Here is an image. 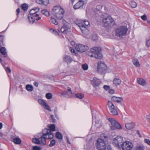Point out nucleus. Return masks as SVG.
<instances>
[{
    "label": "nucleus",
    "instance_id": "1",
    "mask_svg": "<svg viewBox=\"0 0 150 150\" xmlns=\"http://www.w3.org/2000/svg\"><path fill=\"white\" fill-rule=\"evenodd\" d=\"M96 147L98 150H111V148L108 143L107 137L102 134L101 138L98 139Z\"/></svg>",
    "mask_w": 150,
    "mask_h": 150
},
{
    "label": "nucleus",
    "instance_id": "2",
    "mask_svg": "<svg viewBox=\"0 0 150 150\" xmlns=\"http://www.w3.org/2000/svg\"><path fill=\"white\" fill-rule=\"evenodd\" d=\"M42 135L40 139L42 144L44 145H46V139H51L54 137L53 133L49 129H45L42 131Z\"/></svg>",
    "mask_w": 150,
    "mask_h": 150
},
{
    "label": "nucleus",
    "instance_id": "3",
    "mask_svg": "<svg viewBox=\"0 0 150 150\" xmlns=\"http://www.w3.org/2000/svg\"><path fill=\"white\" fill-rule=\"evenodd\" d=\"M64 11L61 6H55L52 11V13L57 19H61L64 16Z\"/></svg>",
    "mask_w": 150,
    "mask_h": 150
},
{
    "label": "nucleus",
    "instance_id": "4",
    "mask_svg": "<svg viewBox=\"0 0 150 150\" xmlns=\"http://www.w3.org/2000/svg\"><path fill=\"white\" fill-rule=\"evenodd\" d=\"M100 49L97 47H94L91 49L90 51L92 54L89 55L91 57H93L98 59H102L103 56L100 52Z\"/></svg>",
    "mask_w": 150,
    "mask_h": 150
},
{
    "label": "nucleus",
    "instance_id": "5",
    "mask_svg": "<svg viewBox=\"0 0 150 150\" xmlns=\"http://www.w3.org/2000/svg\"><path fill=\"white\" fill-rule=\"evenodd\" d=\"M103 22L104 26L108 28L112 27L115 24V22L110 16L104 18L103 19Z\"/></svg>",
    "mask_w": 150,
    "mask_h": 150
},
{
    "label": "nucleus",
    "instance_id": "6",
    "mask_svg": "<svg viewBox=\"0 0 150 150\" xmlns=\"http://www.w3.org/2000/svg\"><path fill=\"white\" fill-rule=\"evenodd\" d=\"M127 31V29L125 26H121L117 28L115 31L116 35L120 38L125 35Z\"/></svg>",
    "mask_w": 150,
    "mask_h": 150
},
{
    "label": "nucleus",
    "instance_id": "7",
    "mask_svg": "<svg viewBox=\"0 0 150 150\" xmlns=\"http://www.w3.org/2000/svg\"><path fill=\"white\" fill-rule=\"evenodd\" d=\"M108 105L109 110L110 114L112 115H116L118 114L117 108L115 106L112 102L108 101Z\"/></svg>",
    "mask_w": 150,
    "mask_h": 150
},
{
    "label": "nucleus",
    "instance_id": "8",
    "mask_svg": "<svg viewBox=\"0 0 150 150\" xmlns=\"http://www.w3.org/2000/svg\"><path fill=\"white\" fill-rule=\"evenodd\" d=\"M108 121L110 122L111 126L110 128L112 130H115L116 129H122V127L114 119L109 118Z\"/></svg>",
    "mask_w": 150,
    "mask_h": 150
},
{
    "label": "nucleus",
    "instance_id": "9",
    "mask_svg": "<svg viewBox=\"0 0 150 150\" xmlns=\"http://www.w3.org/2000/svg\"><path fill=\"white\" fill-rule=\"evenodd\" d=\"M97 65L98 71L100 73H102L107 69L106 66L103 62H98Z\"/></svg>",
    "mask_w": 150,
    "mask_h": 150
},
{
    "label": "nucleus",
    "instance_id": "10",
    "mask_svg": "<svg viewBox=\"0 0 150 150\" xmlns=\"http://www.w3.org/2000/svg\"><path fill=\"white\" fill-rule=\"evenodd\" d=\"M114 143L115 146L118 148H120L122 144L124 142L123 138L121 137L117 136L114 139Z\"/></svg>",
    "mask_w": 150,
    "mask_h": 150
},
{
    "label": "nucleus",
    "instance_id": "11",
    "mask_svg": "<svg viewBox=\"0 0 150 150\" xmlns=\"http://www.w3.org/2000/svg\"><path fill=\"white\" fill-rule=\"evenodd\" d=\"M133 144L132 142L126 141L122 144V150H130L132 148Z\"/></svg>",
    "mask_w": 150,
    "mask_h": 150
},
{
    "label": "nucleus",
    "instance_id": "12",
    "mask_svg": "<svg viewBox=\"0 0 150 150\" xmlns=\"http://www.w3.org/2000/svg\"><path fill=\"white\" fill-rule=\"evenodd\" d=\"M89 24V22L87 20H84L82 23L79 24V26L82 33H85V32L87 31V29L86 27L88 26Z\"/></svg>",
    "mask_w": 150,
    "mask_h": 150
},
{
    "label": "nucleus",
    "instance_id": "13",
    "mask_svg": "<svg viewBox=\"0 0 150 150\" xmlns=\"http://www.w3.org/2000/svg\"><path fill=\"white\" fill-rule=\"evenodd\" d=\"M76 50L81 52H84L88 49V47L86 45L82 44H79L76 45Z\"/></svg>",
    "mask_w": 150,
    "mask_h": 150
},
{
    "label": "nucleus",
    "instance_id": "14",
    "mask_svg": "<svg viewBox=\"0 0 150 150\" xmlns=\"http://www.w3.org/2000/svg\"><path fill=\"white\" fill-rule=\"evenodd\" d=\"M28 18H29V21L30 23H33L35 21V20L38 21L41 19V18L39 17L38 14H34L33 16H29L28 15Z\"/></svg>",
    "mask_w": 150,
    "mask_h": 150
},
{
    "label": "nucleus",
    "instance_id": "15",
    "mask_svg": "<svg viewBox=\"0 0 150 150\" xmlns=\"http://www.w3.org/2000/svg\"><path fill=\"white\" fill-rule=\"evenodd\" d=\"M65 23L64 25L61 28V32L64 33H66L68 31V29H69L70 27V25L66 21H64Z\"/></svg>",
    "mask_w": 150,
    "mask_h": 150
},
{
    "label": "nucleus",
    "instance_id": "16",
    "mask_svg": "<svg viewBox=\"0 0 150 150\" xmlns=\"http://www.w3.org/2000/svg\"><path fill=\"white\" fill-rule=\"evenodd\" d=\"M101 83V81L96 78H94L92 81V84L94 87L98 86Z\"/></svg>",
    "mask_w": 150,
    "mask_h": 150
},
{
    "label": "nucleus",
    "instance_id": "17",
    "mask_svg": "<svg viewBox=\"0 0 150 150\" xmlns=\"http://www.w3.org/2000/svg\"><path fill=\"white\" fill-rule=\"evenodd\" d=\"M123 100V98L122 97H116L113 96L112 97L111 100L112 101L118 103L121 102Z\"/></svg>",
    "mask_w": 150,
    "mask_h": 150
},
{
    "label": "nucleus",
    "instance_id": "18",
    "mask_svg": "<svg viewBox=\"0 0 150 150\" xmlns=\"http://www.w3.org/2000/svg\"><path fill=\"white\" fill-rule=\"evenodd\" d=\"M137 82L140 85L144 86L146 84L145 80L142 78L137 79Z\"/></svg>",
    "mask_w": 150,
    "mask_h": 150
},
{
    "label": "nucleus",
    "instance_id": "19",
    "mask_svg": "<svg viewBox=\"0 0 150 150\" xmlns=\"http://www.w3.org/2000/svg\"><path fill=\"white\" fill-rule=\"evenodd\" d=\"M73 60L72 59L71 56H69L65 55L63 58V61L64 62L68 63H71Z\"/></svg>",
    "mask_w": 150,
    "mask_h": 150
},
{
    "label": "nucleus",
    "instance_id": "20",
    "mask_svg": "<svg viewBox=\"0 0 150 150\" xmlns=\"http://www.w3.org/2000/svg\"><path fill=\"white\" fill-rule=\"evenodd\" d=\"M135 126L134 123L131 122L125 124V127L128 129H132Z\"/></svg>",
    "mask_w": 150,
    "mask_h": 150
},
{
    "label": "nucleus",
    "instance_id": "21",
    "mask_svg": "<svg viewBox=\"0 0 150 150\" xmlns=\"http://www.w3.org/2000/svg\"><path fill=\"white\" fill-rule=\"evenodd\" d=\"M84 4V3L79 0V1L74 6V8L75 9H77L82 7Z\"/></svg>",
    "mask_w": 150,
    "mask_h": 150
},
{
    "label": "nucleus",
    "instance_id": "22",
    "mask_svg": "<svg viewBox=\"0 0 150 150\" xmlns=\"http://www.w3.org/2000/svg\"><path fill=\"white\" fill-rule=\"evenodd\" d=\"M0 52L4 57L6 58L7 57V52L6 49L5 47H0Z\"/></svg>",
    "mask_w": 150,
    "mask_h": 150
},
{
    "label": "nucleus",
    "instance_id": "23",
    "mask_svg": "<svg viewBox=\"0 0 150 150\" xmlns=\"http://www.w3.org/2000/svg\"><path fill=\"white\" fill-rule=\"evenodd\" d=\"M36 2L39 4H42L45 6L47 5L49 2L48 0H37Z\"/></svg>",
    "mask_w": 150,
    "mask_h": 150
},
{
    "label": "nucleus",
    "instance_id": "24",
    "mask_svg": "<svg viewBox=\"0 0 150 150\" xmlns=\"http://www.w3.org/2000/svg\"><path fill=\"white\" fill-rule=\"evenodd\" d=\"M39 10V8H36L35 9H33L31 10L30 11L29 14L28 15H29V16H31L34 15V14H37L36 13Z\"/></svg>",
    "mask_w": 150,
    "mask_h": 150
},
{
    "label": "nucleus",
    "instance_id": "25",
    "mask_svg": "<svg viewBox=\"0 0 150 150\" xmlns=\"http://www.w3.org/2000/svg\"><path fill=\"white\" fill-rule=\"evenodd\" d=\"M144 147L142 144H138L135 147L134 150H144Z\"/></svg>",
    "mask_w": 150,
    "mask_h": 150
},
{
    "label": "nucleus",
    "instance_id": "26",
    "mask_svg": "<svg viewBox=\"0 0 150 150\" xmlns=\"http://www.w3.org/2000/svg\"><path fill=\"white\" fill-rule=\"evenodd\" d=\"M121 82V80L118 78L114 79L113 80V83L115 86H117L120 84Z\"/></svg>",
    "mask_w": 150,
    "mask_h": 150
},
{
    "label": "nucleus",
    "instance_id": "27",
    "mask_svg": "<svg viewBox=\"0 0 150 150\" xmlns=\"http://www.w3.org/2000/svg\"><path fill=\"white\" fill-rule=\"evenodd\" d=\"M40 139H41L37 138H34L32 139V142L33 143L37 144H41V142Z\"/></svg>",
    "mask_w": 150,
    "mask_h": 150
},
{
    "label": "nucleus",
    "instance_id": "28",
    "mask_svg": "<svg viewBox=\"0 0 150 150\" xmlns=\"http://www.w3.org/2000/svg\"><path fill=\"white\" fill-rule=\"evenodd\" d=\"M13 142L16 144H20L21 143V140L18 137H15L13 139Z\"/></svg>",
    "mask_w": 150,
    "mask_h": 150
},
{
    "label": "nucleus",
    "instance_id": "29",
    "mask_svg": "<svg viewBox=\"0 0 150 150\" xmlns=\"http://www.w3.org/2000/svg\"><path fill=\"white\" fill-rule=\"evenodd\" d=\"M130 6L132 8H134L137 7V4L134 1H130L129 3Z\"/></svg>",
    "mask_w": 150,
    "mask_h": 150
},
{
    "label": "nucleus",
    "instance_id": "30",
    "mask_svg": "<svg viewBox=\"0 0 150 150\" xmlns=\"http://www.w3.org/2000/svg\"><path fill=\"white\" fill-rule=\"evenodd\" d=\"M56 137L59 139H62V134L59 132H58L56 133Z\"/></svg>",
    "mask_w": 150,
    "mask_h": 150
},
{
    "label": "nucleus",
    "instance_id": "31",
    "mask_svg": "<svg viewBox=\"0 0 150 150\" xmlns=\"http://www.w3.org/2000/svg\"><path fill=\"white\" fill-rule=\"evenodd\" d=\"M133 62L134 64L136 67H139L140 66L138 60L137 59H134L133 60Z\"/></svg>",
    "mask_w": 150,
    "mask_h": 150
},
{
    "label": "nucleus",
    "instance_id": "32",
    "mask_svg": "<svg viewBox=\"0 0 150 150\" xmlns=\"http://www.w3.org/2000/svg\"><path fill=\"white\" fill-rule=\"evenodd\" d=\"M26 89L28 91H31L33 90V87L30 85H27L26 86Z\"/></svg>",
    "mask_w": 150,
    "mask_h": 150
},
{
    "label": "nucleus",
    "instance_id": "33",
    "mask_svg": "<svg viewBox=\"0 0 150 150\" xmlns=\"http://www.w3.org/2000/svg\"><path fill=\"white\" fill-rule=\"evenodd\" d=\"M76 98H78L81 99L84 97V95L81 93H78L75 95Z\"/></svg>",
    "mask_w": 150,
    "mask_h": 150
},
{
    "label": "nucleus",
    "instance_id": "34",
    "mask_svg": "<svg viewBox=\"0 0 150 150\" xmlns=\"http://www.w3.org/2000/svg\"><path fill=\"white\" fill-rule=\"evenodd\" d=\"M21 8L24 11L26 10L28 8V6L26 4H22L21 6Z\"/></svg>",
    "mask_w": 150,
    "mask_h": 150
},
{
    "label": "nucleus",
    "instance_id": "35",
    "mask_svg": "<svg viewBox=\"0 0 150 150\" xmlns=\"http://www.w3.org/2000/svg\"><path fill=\"white\" fill-rule=\"evenodd\" d=\"M45 108V109L49 111H51V110L50 108V107L45 102L44 105H42Z\"/></svg>",
    "mask_w": 150,
    "mask_h": 150
},
{
    "label": "nucleus",
    "instance_id": "36",
    "mask_svg": "<svg viewBox=\"0 0 150 150\" xmlns=\"http://www.w3.org/2000/svg\"><path fill=\"white\" fill-rule=\"evenodd\" d=\"M42 13L46 16H48L49 15V12L46 10H43L41 11Z\"/></svg>",
    "mask_w": 150,
    "mask_h": 150
},
{
    "label": "nucleus",
    "instance_id": "37",
    "mask_svg": "<svg viewBox=\"0 0 150 150\" xmlns=\"http://www.w3.org/2000/svg\"><path fill=\"white\" fill-rule=\"evenodd\" d=\"M51 22L55 25H57L58 24L57 21L56 19L54 18L51 17L50 19Z\"/></svg>",
    "mask_w": 150,
    "mask_h": 150
},
{
    "label": "nucleus",
    "instance_id": "38",
    "mask_svg": "<svg viewBox=\"0 0 150 150\" xmlns=\"http://www.w3.org/2000/svg\"><path fill=\"white\" fill-rule=\"evenodd\" d=\"M81 67L83 70L85 71L88 69V66L87 64H85L82 65Z\"/></svg>",
    "mask_w": 150,
    "mask_h": 150
},
{
    "label": "nucleus",
    "instance_id": "39",
    "mask_svg": "<svg viewBox=\"0 0 150 150\" xmlns=\"http://www.w3.org/2000/svg\"><path fill=\"white\" fill-rule=\"evenodd\" d=\"M46 97L48 99H50L52 97V94L50 93H47L46 95Z\"/></svg>",
    "mask_w": 150,
    "mask_h": 150
},
{
    "label": "nucleus",
    "instance_id": "40",
    "mask_svg": "<svg viewBox=\"0 0 150 150\" xmlns=\"http://www.w3.org/2000/svg\"><path fill=\"white\" fill-rule=\"evenodd\" d=\"M56 143V141L55 140L52 139L50 141V143L49 144V146L50 147H52Z\"/></svg>",
    "mask_w": 150,
    "mask_h": 150
},
{
    "label": "nucleus",
    "instance_id": "41",
    "mask_svg": "<svg viewBox=\"0 0 150 150\" xmlns=\"http://www.w3.org/2000/svg\"><path fill=\"white\" fill-rule=\"evenodd\" d=\"M55 126L54 125H51L50 127V131H54L55 130Z\"/></svg>",
    "mask_w": 150,
    "mask_h": 150
},
{
    "label": "nucleus",
    "instance_id": "42",
    "mask_svg": "<svg viewBox=\"0 0 150 150\" xmlns=\"http://www.w3.org/2000/svg\"><path fill=\"white\" fill-rule=\"evenodd\" d=\"M146 46L147 47H149L150 46V38L146 39Z\"/></svg>",
    "mask_w": 150,
    "mask_h": 150
},
{
    "label": "nucleus",
    "instance_id": "43",
    "mask_svg": "<svg viewBox=\"0 0 150 150\" xmlns=\"http://www.w3.org/2000/svg\"><path fill=\"white\" fill-rule=\"evenodd\" d=\"M32 150H40V147L36 146H33L32 147Z\"/></svg>",
    "mask_w": 150,
    "mask_h": 150
},
{
    "label": "nucleus",
    "instance_id": "44",
    "mask_svg": "<svg viewBox=\"0 0 150 150\" xmlns=\"http://www.w3.org/2000/svg\"><path fill=\"white\" fill-rule=\"evenodd\" d=\"M4 36L2 35H0V41L1 42L3 45H4Z\"/></svg>",
    "mask_w": 150,
    "mask_h": 150
},
{
    "label": "nucleus",
    "instance_id": "45",
    "mask_svg": "<svg viewBox=\"0 0 150 150\" xmlns=\"http://www.w3.org/2000/svg\"><path fill=\"white\" fill-rule=\"evenodd\" d=\"M144 142L150 146V140L149 139H144Z\"/></svg>",
    "mask_w": 150,
    "mask_h": 150
},
{
    "label": "nucleus",
    "instance_id": "46",
    "mask_svg": "<svg viewBox=\"0 0 150 150\" xmlns=\"http://www.w3.org/2000/svg\"><path fill=\"white\" fill-rule=\"evenodd\" d=\"M38 102L40 104H41L42 106L45 103L44 101L43 100L41 99H39L38 100Z\"/></svg>",
    "mask_w": 150,
    "mask_h": 150
},
{
    "label": "nucleus",
    "instance_id": "47",
    "mask_svg": "<svg viewBox=\"0 0 150 150\" xmlns=\"http://www.w3.org/2000/svg\"><path fill=\"white\" fill-rule=\"evenodd\" d=\"M143 21H145L147 20V17L145 14L142 16L141 17Z\"/></svg>",
    "mask_w": 150,
    "mask_h": 150
},
{
    "label": "nucleus",
    "instance_id": "48",
    "mask_svg": "<svg viewBox=\"0 0 150 150\" xmlns=\"http://www.w3.org/2000/svg\"><path fill=\"white\" fill-rule=\"evenodd\" d=\"M103 88L105 90H108L110 89V87L108 86L105 85L103 86Z\"/></svg>",
    "mask_w": 150,
    "mask_h": 150
},
{
    "label": "nucleus",
    "instance_id": "49",
    "mask_svg": "<svg viewBox=\"0 0 150 150\" xmlns=\"http://www.w3.org/2000/svg\"><path fill=\"white\" fill-rule=\"evenodd\" d=\"M146 120L150 124V113L146 116Z\"/></svg>",
    "mask_w": 150,
    "mask_h": 150
},
{
    "label": "nucleus",
    "instance_id": "50",
    "mask_svg": "<svg viewBox=\"0 0 150 150\" xmlns=\"http://www.w3.org/2000/svg\"><path fill=\"white\" fill-rule=\"evenodd\" d=\"M52 32L55 35H59V33L54 30H53Z\"/></svg>",
    "mask_w": 150,
    "mask_h": 150
},
{
    "label": "nucleus",
    "instance_id": "51",
    "mask_svg": "<svg viewBox=\"0 0 150 150\" xmlns=\"http://www.w3.org/2000/svg\"><path fill=\"white\" fill-rule=\"evenodd\" d=\"M6 71L7 72H8L9 73H10L11 72V69H10V68L7 67L6 69H5Z\"/></svg>",
    "mask_w": 150,
    "mask_h": 150
},
{
    "label": "nucleus",
    "instance_id": "52",
    "mask_svg": "<svg viewBox=\"0 0 150 150\" xmlns=\"http://www.w3.org/2000/svg\"><path fill=\"white\" fill-rule=\"evenodd\" d=\"M108 91L110 94H113L114 93V90L112 89H109Z\"/></svg>",
    "mask_w": 150,
    "mask_h": 150
},
{
    "label": "nucleus",
    "instance_id": "53",
    "mask_svg": "<svg viewBox=\"0 0 150 150\" xmlns=\"http://www.w3.org/2000/svg\"><path fill=\"white\" fill-rule=\"evenodd\" d=\"M70 49L71 51V52L72 53H74V52H75V50L73 48H72V47H70Z\"/></svg>",
    "mask_w": 150,
    "mask_h": 150
},
{
    "label": "nucleus",
    "instance_id": "54",
    "mask_svg": "<svg viewBox=\"0 0 150 150\" xmlns=\"http://www.w3.org/2000/svg\"><path fill=\"white\" fill-rule=\"evenodd\" d=\"M136 133L137 134H138L139 135V137L140 138H142V137L140 134L139 133V130H137L136 131Z\"/></svg>",
    "mask_w": 150,
    "mask_h": 150
},
{
    "label": "nucleus",
    "instance_id": "55",
    "mask_svg": "<svg viewBox=\"0 0 150 150\" xmlns=\"http://www.w3.org/2000/svg\"><path fill=\"white\" fill-rule=\"evenodd\" d=\"M67 91H64L61 94L63 96H65L67 95Z\"/></svg>",
    "mask_w": 150,
    "mask_h": 150
},
{
    "label": "nucleus",
    "instance_id": "56",
    "mask_svg": "<svg viewBox=\"0 0 150 150\" xmlns=\"http://www.w3.org/2000/svg\"><path fill=\"white\" fill-rule=\"evenodd\" d=\"M34 84L35 86L37 87L38 85V82L35 81L34 83Z\"/></svg>",
    "mask_w": 150,
    "mask_h": 150
},
{
    "label": "nucleus",
    "instance_id": "57",
    "mask_svg": "<svg viewBox=\"0 0 150 150\" xmlns=\"http://www.w3.org/2000/svg\"><path fill=\"white\" fill-rule=\"evenodd\" d=\"M71 44L72 46H74L75 45V43L74 41H72L71 42Z\"/></svg>",
    "mask_w": 150,
    "mask_h": 150
},
{
    "label": "nucleus",
    "instance_id": "58",
    "mask_svg": "<svg viewBox=\"0 0 150 150\" xmlns=\"http://www.w3.org/2000/svg\"><path fill=\"white\" fill-rule=\"evenodd\" d=\"M50 117H51V118L52 119L53 121L54 122H55V120L54 119L53 115H50Z\"/></svg>",
    "mask_w": 150,
    "mask_h": 150
},
{
    "label": "nucleus",
    "instance_id": "59",
    "mask_svg": "<svg viewBox=\"0 0 150 150\" xmlns=\"http://www.w3.org/2000/svg\"><path fill=\"white\" fill-rule=\"evenodd\" d=\"M20 9L19 8H18L17 9L16 11L17 13V15H18L19 13L20 12Z\"/></svg>",
    "mask_w": 150,
    "mask_h": 150
},
{
    "label": "nucleus",
    "instance_id": "60",
    "mask_svg": "<svg viewBox=\"0 0 150 150\" xmlns=\"http://www.w3.org/2000/svg\"><path fill=\"white\" fill-rule=\"evenodd\" d=\"M66 139H67V142L68 144H71V143H70V141H69V139H68V137H66Z\"/></svg>",
    "mask_w": 150,
    "mask_h": 150
},
{
    "label": "nucleus",
    "instance_id": "61",
    "mask_svg": "<svg viewBox=\"0 0 150 150\" xmlns=\"http://www.w3.org/2000/svg\"><path fill=\"white\" fill-rule=\"evenodd\" d=\"M94 37L95 39H93V40H96L97 38V36H96V35H93L92 37V38L93 39Z\"/></svg>",
    "mask_w": 150,
    "mask_h": 150
},
{
    "label": "nucleus",
    "instance_id": "62",
    "mask_svg": "<svg viewBox=\"0 0 150 150\" xmlns=\"http://www.w3.org/2000/svg\"><path fill=\"white\" fill-rule=\"evenodd\" d=\"M68 91H70L71 92V94L72 93V91H71V88H70L69 87H68Z\"/></svg>",
    "mask_w": 150,
    "mask_h": 150
},
{
    "label": "nucleus",
    "instance_id": "63",
    "mask_svg": "<svg viewBox=\"0 0 150 150\" xmlns=\"http://www.w3.org/2000/svg\"><path fill=\"white\" fill-rule=\"evenodd\" d=\"M81 2H82L83 3L86 2L88 0H80Z\"/></svg>",
    "mask_w": 150,
    "mask_h": 150
},
{
    "label": "nucleus",
    "instance_id": "64",
    "mask_svg": "<svg viewBox=\"0 0 150 150\" xmlns=\"http://www.w3.org/2000/svg\"><path fill=\"white\" fill-rule=\"evenodd\" d=\"M54 113H57V108H55L54 110Z\"/></svg>",
    "mask_w": 150,
    "mask_h": 150
}]
</instances>
